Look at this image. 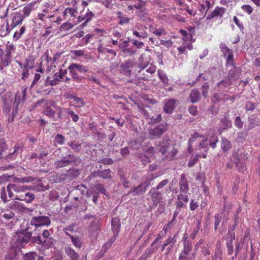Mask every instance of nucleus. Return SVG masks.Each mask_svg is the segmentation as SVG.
Returning <instances> with one entry per match:
<instances>
[{
	"label": "nucleus",
	"mask_w": 260,
	"mask_h": 260,
	"mask_svg": "<svg viewBox=\"0 0 260 260\" xmlns=\"http://www.w3.org/2000/svg\"><path fill=\"white\" fill-rule=\"evenodd\" d=\"M218 141V138L215 136L214 131L210 129L195 149L198 151H203L204 152H207L209 145L214 149L216 147V144Z\"/></svg>",
	"instance_id": "1"
},
{
	"label": "nucleus",
	"mask_w": 260,
	"mask_h": 260,
	"mask_svg": "<svg viewBox=\"0 0 260 260\" xmlns=\"http://www.w3.org/2000/svg\"><path fill=\"white\" fill-rule=\"evenodd\" d=\"M144 55H141L139 57V68L137 77L144 80H148L152 74L156 71V67L152 64L145 63L144 62Z\"/></svg>",
	"instance_id": "2"
},
{
	"label": "nucleus",
	"mask_w": 260,
	"mask_h": 260,
	"mask_svg": "<svg viewBox=\"0 0 260 260\" xmlns=\"http://www.w3.org/2000/svg\"><path fill=\"white\" fill-rule=\"evenodd\" d=\"M31 236L32 233L30 232H19L16 234L14 240H16L17 246L23 247L29 241Z\"/></svg>",
	"instance_id": "3"
},
{
	"label": "nucleus",
	"mask_w": 260,
	"mask_h": 260,
	"mask_svg": "<svg viewBox=\"0 0 260 260\" xmlns=\"http://www.w3.org/2000/svg\"><path fill=\"white\" fill-rule=\"evenodd\" d=\"M50 223V218L44 215L34 217L30 221V224L35 226V230L42 226H48Z\"/></svg>",
	"instance_id": "4"
},
{
	"label": "nucleus",
	"mask_w": 260,
	"mask_h": 260,
	"mask_svg": "<svg viewBox=\"0 0 260 260\" xmlns=\"http://www.w3.org/2000/svg\"><path fill=\"white\" fill-rule=\"evenodd\" d=\"M239 75L240 73L239 70L235 67L233 68V69L230 71L229 74V77L230 79L228 80H223L220 82L218 83L217 84L218 87H220L221 86L223 87L228 86L232 83V81L236 79H238Z\"/></svg>",
	"instance_id": "5"
},
{
	"label": "nucleus",
	"mask_w": 260,
	"mask_h": 260,
	"mask_svg": "<svg viewBox=\"0 0 260 260\" xmlns=\"http://www.w3.org/2000/svg\"><path fill=\"white\" fill-rule=\"evenodd\" d=\"M77 13L78 12L76 9L67 8L64 10L63 15L64 19H67L68 21H72L73 22L75 20Z\"/></svg>",
	"instance_id": "6"
},
{
	"label": "nucleus",
	"mask_w": 260,
	"mask_h": 260,
	"mask_svg": "<svg viewBox=\"0 0 260 260\" xmlns=\"http://www.w3.org/2000/svg\"><path fill=\"white\" fill-rule=\"evenodd\" d=\"M149 193L151 195V198L154 205H156L162 202V194L160 191L156 190V189L152 188L150 189Z\"/></svg>",
	"instance_id": "7"
},
{
	"label": "nucleus",
	"mask_w": 260,
	"mask_h": 260,
	"mask_svg": "<svg viewBox=\"0 0 260 260\" xmlns=\"http://www.w3.org/2000/svg\"><path fill=\"white\" fill-rule=\"evenodd\" d=\"M64 250L66 254L70 257L71 260H86V255L79 258V254L71 248V246H67Z\"/></svg>",
	"instance_id": "8"
},
{
	"label": "nucleus",
	"mask_w": 260,
	"mask_h": 260,
	"mask_svg": "<svg viewBox=\"0 0 260 260\" xmlns=\"http://www.w3.org/2000/svg\"><path fill=\"white\" fill-rule=\"evenodd\" d=\"M148 183H142L141 185L135 187L132 190L129 191V193H131L132 196H139L143 194L148 187Z\"/></svg>",
	"instance_id": "9"
},
{
	"label": "nucleus",
	"mask_w": 260,
	"mask_h": 260,
	"mask_svg": "<svg viewBox=\"0 0 260 260\" xmlns=\"http://www.w3.org/2000/svg\"><path fill=\"white\" fill-rule=\"evenodd\" d=\"M15 49V46L13 43H11L9 42H8V43L6 45V50L7 59L6 60V63H3L4 64V66L6 67L9 64V63L10 62V61H9V60L11 57V53L12 52L14 51Z\"/></svg>",
	"instance_id": "10"
},
{
	"label": "nucleus",
	"mask_w": 260,
	"mask_h": 260,
	"mask_svg": "<svg viewBox=\"0 0 260 260\" xmlns=\"http://www.w3.org/2000/svg\"><path fill=\"white\" fill-rule=\"evenodd\" d=\"M111 226L114 237H117L120 229V222L119 219L117 217L113 218L111 221Z\"/></svg>",
	"instance_id": "11"
},
{
	"label": "nucleus",
	"mask_w": 260,
	"mask_h": 260,
	"mask_svg": "<svg viewBox=\"0 0 260 260\" xmlns=\"http://www.w3.org/2000/svg\"><path fill=\"white\" fill-rule=\"evenodd\" d=\"M189 201L188 196L186 194L180 193L177 196V201L176 207L177 208H181L186 206L185 203Z\"/></svg>",
	"instance_id": "12"
},
{
	"label": "nucleus",
	"mask_w": 260,
	"mask_h": 260,
	"mask_svg": "<svg viewBox=\"0 0 260 260\" xmlns=\"http://www.w3.org/2000/svg\"><path fill=\"white\" fill-rule=\"evenodd\" d=\"M74 161V156L73 155L69 154V157H64L63 159L57 161L55 163L56 168H61L67 166L70 162Z\"/></svg>",
	"instance_id": "13"
},
{
	"label": "nucleus",
	"mask_w": 260,
	"mask_h": 260,
	"mask_svg": "<svg viewBox=\"0 0 260 260\" xmlns=\"http://www.w3.org/2000/svg\"><path fill=\"white\" fill-rule=\"evenodd\" d=\"M26 88H22V90L20 92H17L15 95V100L14 102V105L16 106L17 108L20 103L21 98H22V100L25 101V95H26Z\"/></svg>",
	"instance_id": "14"
},
{
	"label": "nucleus",
	"mask_w": 260,
	"mask_h": 260,
	"mask_svg": "<svg viewBox=\"0 0 260 260\" xmlns=\"http://www.w3.org/2000/svg\"><path fill=\"white\" fill-rule=\"evenodd\" d=\"M225 12V9L222 7H216L212 13L207 17V19H211L214 17H222Z\"/></svg>",
	"instance_id": "15"
},
{
	"label": "nucleus",
	"mask_w": 260,
	"mask_h": 260,
	"mask_svg": "<svg viewBox=\"0 0 260 260\" xmlns=\"http://www.w3.org/2000/svg\"><path fill=\"white\" fill-rule=\"evenodd\" d=\"M166 130V126L163 124L158 125L154 128L151 129L149 131L150 134L152 136L159 137L161 136Z\"/></svg>",
	"instance_id": "16"
},
{
	"label": "nucleus",
	"mask_w": 260,
	"mask_h": 260,
	"mask_svg": "<svg viewBox=\"0 0 260 260\" xmlns=\"http://www.w3.org/2000/svg\"><path fill=\"white\" fill-rule=\"evenodd\" d=\"M180 190L181 192L186 193L188 191V185L187 180L184 174L181 175V178L179 182Z\"/></svg>",
	"instance_id": "17"
},
{
	"label": "nucleus",
	"mask_w": 260,
	"mask_h": 260,
	"mask_svg": "<svg viewBox=\"0 0 260 260\" xmlns=\"http://www.w3.org/2000/svg\"><path fill=\"white\" fill-rule=\"evenodd\" d=\"M34 199V194L31 192H27L25 193L24 196H20V197L16 198V199L17 200L25 201L26 203L31 202Z\"/></svg>",
	"instance_id": "18"
},
{
	"label": "nucleus",
	"mask_w": 260,
	"mask_h": 260,
	"mask_svg": "<svg viewBox=\"0 0 260 260\" xmlns=\"http://www.w3.org/2000/svg\"><path fill=\"white\" fill-rule=\"evenodd\" d=\"M175 102L174 100H170L166 102L164 106L165 112L170 113L172 112L174 108Z\"/></svg>",
	"instance_id": "19"
},
{
	"label": "nucleus",
	"mask_w": 260,
	"mask_h": 260,
	"mask_svg": "<svg viewBox=\"0 0 260 260\" xmlns=\"http://www.w3.org/2000/svg\"><path fill=\"white\" fill-rule=\"evenodd\" d=\"M23 17L20 13H16L13 18L12 27L13 28L21 23Z\"/></svg>",
	"instance_id": "20"
},
{
	"label": "nucleus",
	"mask_w": 260,
	"mask_h": 260,
	"mask_svg": "<svg viewBox=\"0 0 260 260\" xmlns=\"http://www.w3.org/2000/svg\"><path fill=\"white\" fill-rule=\"evenodd\" d=\"M73 245L77 248H80L82 247V241L81 238L78 236H70Z\"/></svg>",
	"instance_id": "21"
},
{
	"label": "nucleus",
	"mask_w": 260,
	"mask_h": 260,
	"mask_svg": "<svg viewBox=\"0 0 260 260\" xmlns=\"http://www.w3.org/2000/svg\"><path fill=\"white\" fill-rule=\"evenodd\" d=\"M13 190L15 192L19 193L29 190V187L27 185H20L15 184H11Z\"/></svg>",
	"instance_id": "22"
},
{
	"label": "nucleus",
	"mask_w": 260,
	"mask_h": 260,
	"mask_svg": "<svg viewBox=\"0 0 260 260\" xmlns=\"http://www.w3.org/2000/svg\"><path fill=\"white\" fill-rule=\"evenodd\" d=\"M153 149L151 148L149 149L148 151L147 152L148 154V156H147L146 154H144V155L141 156V161L144 164L150 162V158L153 155Z\"/></svg>",
	"instance_id": "23"
},
{
	"label": "nucleus",
	"mask_w": 260,
	"mask_h": 260,
	"mask_svg": "<svg viewBox=\"0 0 260 260\" xmlns=\"http://www.w3.org/2000/svg\"><path fill=\"white\" fill-rule=\"evenodd\" d=\"M74 63H72V64H70V66L68 67V70L69 71L70 74H71V75L72 76V79L74 81L79 82L81 81L82 78L80 77L78 75V73H79L78 70H74L75 74H73V72H72V71L71 68L72 66H74Z\"/></svg>",
	"instance_id": "24"
},
{
	"label": "nucleus",
	"mask_w": 260,
	"mask_h": 260,
	"mask_svg": "<svg viewBox=\"0 0 260 260\" xmlns=\"http://www.w3.org/2000/svg\"><path fill=\"white\" fill-rule=\"evenodd\" d=\"M138 31L133 30V35H134L139 38H143V39L146 38L148 37L147 32L145 30H143L142 29V28H141L140 27H138Z\"/></svg>",
	"instance_id": "25"
},
{
	"label": "nucleus",
	"mask_w": 260,
	"mask_h": 260,
	"mask_svg": "<svg viewBox=\"0 0 260 260\" xmlns=\"http://www.w3.org/2000/svg\"><path fill=\"white\" fill-rule=\"evenodd\" d=\"M200 6L201 11L204 12L206 14L208 11L212 7L213 4H211L209 1L205 0L203 1L202 3L200 4Z\"/></svg>",
	"instance_id": "26"
},
{
	"label": "nucleus",
	"mask_w": 260,
	"mask_h": 260,
	"mask_svg": "<svg viewBox=\"0 0 260 260\" xmlns=\"http://www.w3.org/2000/svg\"><path fill=\"white\" fill-rule=\"evenodd\" d=\"M192 246L189 241H185L183 242V249L181 252L183 255H189V253L191 251Z\"/></svg>",
	"instance_id": "27"
},
{
	"label": "nucleus",
	"mask_w": 260,
	"mask_h": 260,
	"mask_svg": "<svg viewBox=\"0 0 260 260\" xmlns=\"http://www.w3.org/2000/svg\"><path fill=\"white\" fill-rule=\"evenodd\" d=\"M22 151V147L20 146L15 145L14 147V151L8 154L7 159H14L19 153H21Z\"/></svg>",
	"instance_id": "28"
},
{
	"label": "nucleus",
	"mask_w": 260,
	"mask_h": 260,
	"mask_svg": "<svg viewBox=\"0 0 260 260\" xmlns=\"http://www.w3.org/2000/svg\"><path fill=\"white\" fill-rule=\"evenodd\" d=\"M71 69L74 74H75V70H78V72L80 73H84L87 71V69L85 66L76 63H74V66L72 67Z\"/></svg>",
	"instance_id": "29"
},
{
	"label": "nucleus",
	"mask_w": 260,
	"mask_h": 260,
	"mask_svg": "<svg viewBox=\"0 0 260 260\" xmlns=\"http://www.w3.org/2000/svg\"><path fill=\"white\" fill-rule=\"evenodd\" d=\"M150 30L151 32L157 36H160L161 35L166 34V30L164 27H160L159 28H156L153 26L150 27Z\"/></svg>",
	"instance_id": "30"
},
{
	"label": "nucleus",
	"mask_w": 260,
	"mask_h": 260,
	"mask_svg": "<svg viewBox=\"0 0 260 260\" xmlns=\"http://www.w3.org/2000/svg\"><path fill=\"white\" fill-rule=\"evenodd\" d=\"M53 79L52 80H49V77H48L46 79V84L47 86L50 85H56L58 84L59 82V79L58 77V73H56L54 74L53 76Z\"/></svg>",
	"instance_id": "31"
},
{
	"label": "nucleus",
	"mask_w": 260,
	"mask_h": 260,
	"mask_svg": "<svg viewBox=\"0 0 260 260\" xmlns=\"http://www.w3.org/2000/svg\"><path fill=\"white\" fill-rule=\"evenodd\" d=\"M146 119L149 124H154L161 121V116L160 114H158L156 116H152L151 117L149 115H147L146 117Z\"/></svg>",
	"instance_id": "32"
},
{
	"label": "nucleus",
	"mask_w": 260,
	"mask_h": 260,
	"mask_svg": "<svg viewBox=\"0 0 260 260\" xmlns=\"http://www.w3.org/2000/svg\"><path fill=\"white\" fill-rule=\"evenodd\" d=\"M223 53H224V56H227V58H226L227 63L228 64L233 65L234 56H233L232 51L229 49H227L226 52H224V51H223Z\"/></svg>",
	"instance_id": "33"
},
{
	"label": "nucleus",
	"mask_w": 260,
	"mask_h": 260,
	"mask_svg": "<svg viewBox=\"0 0 260 260\" xmlns=\"http://www.w3.org/2000/svg\"><path fill=\"white\" fill-rule=\"evenodd\" d=\"M94 14L90 11L89 9L87 10V12L84 16L85 21L81 24L82 27L85 26L87 23L94 17Z\"/></svg>",
	"instance_id": "34"
},
{
	"label": "nucleus",
	"mask_w": 260,
	"mask_h": 260,
	"mask_svg": "<svg viewBox=\"0 0 260 260\" xmlns=\"http://www.w3.org/2000/svg\"><path fill=\"white\" fill-rule=\"evenodd\" d=\"M117 17L119 19V24L123 25L124 24L128 23L129 21V18L123 15L121 12H118L117 13Z\"/></svg>",
	"instance_id": "35"
},
{
	"label": "nucleus",
	"mask_w": 260,
	"mask_h": 260,
	"mask_svg": "<svg viewBox=\"0 0 260 260\" xmlns=\"http://www.w3.org/2000/svg\"><path fill=\"white\" fill-rule=\"evenodd\" d=\"M200 98V96L199 91L197 89H193L190 94V98L191 102H197Z\"/></svg>",
	"instance_id": "36"
},
{
	"label": "nucleus",
	"mask_w": 260,
	"mask_h": 260,
	"mask_svg": "<svg viewBox=\"0 0 260 260\" xmlns=\"http://www.w3.org/2000/svg\"><path fill=\"white\" fill-rule=\"evenodd\" d=\"M201 157V154L198 153L196 155H192L190 157V159L188 162V166L189 167H193L199 160V159Z\"/></svg>",
	"instance_id": "37"
},
{
	"label": "nucleus",
	"mask_w": 260,
	"mask_h": 260,
	"mask_svg": "<svg viewBox=\"0 0 260 260\" xmlns=\"http://www.w3.org/2000/svg\"><path fill=\"white\" fill-rule=\"evenodd\" d=\"M9 207L12 209L20 210L22 208V205L20 202L13 200L10 203Z\"/></svg>",
	"instance_id": "38"
},
{
	"label": "nucleus",
	"mask_w": 260,
	"mask_h": 260,
	"mask_svg": "<svg viewBox=\"0 0 260 260\" xmlns=\"http://www.w3.org/2000/svg\"><path fill=\"white\" fill-rule=\"evenodd\" d=\"M158 75L159 76V78L161 80V81L165 84H168L169 83V79L168 78V77L166 75V74L161 70H158Z\"/></svg>",
	"instance_id": "39"
},
{
	"label": "nucleus",
	"mask_w": 260,
	"mask_h": 260,
	"mask_svg": "<svg viewBox=\"0 0 260 260\" xmlns=\"http://www.w3.org/2000/svg\"><path fill=\"white\" fill-rule=\"evenodd\" d=\"M221 147L223 151H228L231 147L230 142L226 139H222Z\"/></svg>",
	"instance_id": "40"
},
{
	"label": "nucleus",
	"mask_w": 260,
	"mask_h": 260,
	"mask_svg": "<svg viewBox=\"0 0 260 260\" xmlns=\"http://www.w3.org/2000/svg\"><path fill=\"white\" fill-rule=\"evenodd\" d=\"M221 128L223 129L230 128L232 126V122L230 120L225 118L221 120Z\"/></svg>",
	"instance_id": "41"
},
{
	"label": "nucleus",
	"mask_w": 260,
	"mask_h": 260,
	"mask_svg": "<svg viewBox=\"0 0 260 260\" xmlns=\"http://www.w3.org/2000/svg\"><path fill=\"white\" fill-rule=\"evenodd\" d=\"M193 48V46L191 44H184L181 47L178 48V50L181 53H185L186 49L191 50Z\"/></svg>",
	"instance_id": "42"
},
{
	"label": "nucleus",
	"mask_w": 260,
	"mask_h": 260,
	"mask_svg": "<svg viewBox=\"0 0 260 260\" xmlns=\"http://www.w3.org/2000/svg\"><path fill=\"white\" fill-rule=\"evenodd\" d=\"M154 179V176L153 174H149L143 177V183H148V187L150 185V182Z\"/></svg>",
	"instance_id": "43"
},
{
	"label": "nucleus",
	"mask_w": 260,
	"mask_h": 260,
	"mask_svg": "<svg viewBox=\"0 0 260 260\" xmlns=\"http://www.w3.org/2000/svg\"><path fill=\"white\" fill-rule=\"evenodd\" d=\"M34 59L31 57H29L26 60V63L24 65L23 68L27 69H31L34 67Z\"/></svg>",
	"instance_id": "44"
},
{
	"label": "nucleus",
	"mask_w": 260,
	"mask_h": 260,
	"mask_svg": "<svg viewBox=\"0 0 260 260\" xmlns=\"http://www.w3.org/2000/svg\"><path fill=\"white\" fill-rule=\"evenodd\" d=\"M71 98L73 100L77 107H81L84 105V103L82 99L73 95L71 96Z\"/></svg>",
	"instance_id": "45"
},
{
	"label": "nucleus",
	"mask_w": 260,
	"mask_h": 260,
	"mask_svg": "<svg viewBox=\"0 0 260 260\" xmlns=\"http://www.w3.org/2000/svg\"><path fill=\"white\" fill-rule=\"evenodd\" d=\"M177 152V150L173 147L170 146L168 153L166 156L170 159H172Z\"/></svg>",
	"instance_id": "46"
},
{
	"label": "nucleus",
	"mask_w": 260,
	"mask_h": 260,
	"mask_svg": "<svg viewBox=\"0 0 260 260\" xmlns=\"http://www.w3.org/2000/svg\"><path fill=\"white\" fill-rule=\"evenodd\" d=\"M75 226V225L74 224H70L67 227L64 228L63 229V232L65 233V234L70 237V236H72L70 232H72L74 230V228Z\"/></svg>",
	"instance_id": "47"
},
{
	"label": "nucleus",
	"mask_w": 260,
	"mask_h": 260,
	"mask_svg": "<svg viewBox=\"0 0 260 260\" xmlns=\"http://www.w3.org/2000/svg\"><path fill=\"white\" fill-rule=\"evenodd\" d=\"M64 140H65L64 137L60 134H57L55 136V139H54L55 142L57 143V144H58L59 145H62L64 143Z\"/></svg>",
	"instance_id": "48"
},
{
	"label": "nucleus",
	"mask_w": 260,
	"mask_h": 260,
	"mask_svg": "<svg viewBox=\"0 0 260 260\" xmlns=\"http://www.w3.org/2000/svg\"><path fill=\"white\" fill-rule=\"evenodd\" d=\"M100 176L104 179L111 178V171L109 169L105 170L101 172Z\"/></svg>",
	"instance_id": "49"
},
{
	"label": "nucleus",
	"mask_w": 260,
	"mask_h": 260,
	"mask_svg": "<svg viewBox=\"0 0 260 260\" xmlns=\"http://www.w3.org/2000/svg\"><path fill=\"white\" fill-rule=\"evenodd\" d=\"M74 25H75L74 24V22L71 23V22H68L63 23L61 25L60 28L61 30H68L71 29Z\"/></svg>",
	"instance_id": "50"
},
{
	"label": "nucleus",
	"mask_w": 260,
	"mask_h": 260,
	"mask_svg": "<svg viewBox=\"0 0 260 260\" xmlns=\"http://www.w3.org/2000/svg\"><path fill=\"white\" fill-rule=\"evenodd\" d=\"M7 148V145L6 144V141L4 139H0V159L3 157L2 153Z\"/></svg>",
	"instance_id": "51"
},
{
	"label": "nucleus",
	"mask_w": 260,
	"mask_h": 260,
	"mask_svg": "<svg viewBox=\"0 0 260 260\" xmlns=\"http://www.w3.org/2000/svg\"><path fill=\"white\" fill-rule=\"evenodd\" d=\"M68 145L74 150L79 151L81 147L80 144L77 143L75 142H70L68 143Z\"/></svg>",
	"instance_id": "52"
},
{
	"label": "nucleus",
	"mask_w": 260,
	"mask_h": 260,
	"mask_svg": "<svg viewBox=\"0 0 260 260\" xmlns=\"http://www.w3.org/2000/svg\"><path fill=\"white\" fill-rule=\"evenodd\" d=\"M70 110L66 108H60L58 112V117L59 118H62L65 116L67 114H69Z\"/></svg>",
	"instance_id": "53"
},
{
	"label": "nucleus",
	"mask_w": 260,
	"mask_h": 260,
	"mask_svg": "<svg viewBox=\"0 0 260 260\" xmlns=\"http://www.w3.org/2000/svg\"><path fill=\"white\" fill-rule=\"evenodd\" d=\"M84 218L86 219H92V221L94 222V223H96L94 229L95 231H97L99 229V226L98 225V222H96V220L94 216L91 214H87L85 216Z\"/></svg>",
	"instance_id": "54"
},
{
	"label": "nucleus",
	"mask_w": 260,
	"mask_h": 260,
	"mask_svg": "<svg viewBox=\"0 0 260 260\" xmlns=\"http://www.w3.org/2000/svg\"><path fill=\"white\" fill-rule=\"evenodd\" d=\"M241 9L249 15L251 14L253 11V9L252 8V7L248 5H245L242 6Z\"/></svg>",
	"instance_id": "55"
},
{
	"label": "nucleus",
	"mask_w": 260,
	"mask_h": 260,
	"mask_svg": "<svg viewBox=\"0 0 260 260\" xmlns=\"http://www.w3.org/2000/svg\"><path fill=\"white\" fill-rule=\"evenodd\" d=\"M224 96L222 93L220 92L219 93H215L214 94L213 98V101L214 102H219L222 100H224V99L223 98V96Z\"/></svg>",
	"instance_id": "56"
},
{
	"label": "nucleus",
	"mask_w": 260,
	"mask_h": 260,
	"mask_svg": "<svg viewBox=\"0 0 260 260\" xmlns=\"http://www.w3.org/2000/svg\"><path fill=\"white\" fill-rule=\"evenodd\" d=\"M44 114L49 117H53L54 116L55 112L50 107H47L44 112Z\"/></svg>",
	"instance_id": "57"
},
{
	"label": "nucleus",
	"mask_w": 260,
	"mask_h": 260,
	"mask_svg": "<svg viewBox=\"0 0 260 260\" xmlns=\"http://www.w3.org/2000/svg\"><path fill=\"white\" fill-rule=\"evenodd\" d=\"M201 137V135H200L198 133H195L193 135L191 136V137L190 138V139L188 140V143L192 144L197 141V139Z\"/></svg>",
	"instance_id": "58"
},
{
	"label": "nucleus",
	"mask_w": 260,
	"mask_h": 260,
	"mask_svg": "<svg viewBox=\"0 0 260 260\" xmlns=\"http://www.w3.org/2000/svg\"><path fill=\"white\" fill-rule=\"evenodd\" d=\"M172 242L175 243L176 239H175V237L172 238L171 237H170L162 244V250H164L167 246H168L169 244L171 243Z\"/></svg>",
	"instance_id": "59"
},
{
	"label": "nucleus",
	"mask_w": 260,
	"mask_h": 260,
	"mask_svg": "<svg viewBox=\"0 0 260 260\" xmlns=\"http://www.w3.org/2000/svg\"><path fill=\"white\" fill-rule=\"evenodd\" d=\"M31 11V8L30 5H27L25 6L23 9V13L24 17L28 16Z\"/></svg>",
	"instance_id": "60"
},
{
	"label": "nucleus",
	"mask_w": 260,
	"mask_h": 260,
	"mask_svg": "<svg viewBox=\"0 0 260 260\" xmlns=\"http://www.w3.org/2000/svg\"><path fill=\"white\" fill-rule=\"evenodd\" d=\"M36 256L35 253H27L24 257V260H36Z\"/></svg>",
	"instance_id": "61"
},
{
	"label": "nucleus",
	"mask_w": 260,
	"mask_h": 260,
	"mask_svg": "<svg viewBox=\"0 0 260 260\" xmlns=\"http://www.w3.org/2000/svg\"><path fill=\"white\" fill-rule=\"evenodd\" d=\"M128 42V41H123L119 45V48L121 49H123V52L124 53H125L126 51L128 50V48H127Z\"/></svg>",
	"instance_id": "62"
},
{
	"label": "nucleus",
	"mask_w": 260,
	"mask_h": 260,
	"mask_svg": "<svg viewBox=\"0 0 260 260\" xmlns=\"http://www.w3.org/2000/svg\"><path fill=\"white\" fill-rule=\"evenodd\" d=\"M40 78H41V75L39 73H36L35 74L34 79L32 82L31 83V88L38 83L39 80L40 79Z\"/></svg>",
	"instance_id": "63"
},
{
	"label": "nucleus",
	"mask_w": 260,
	"mask_h": 260,
	"mask_svg": "<svg viewBox=\"0 0 260 260\" xmlns=\"http://www.w3.org/2000/svg\"><path fill=\"white\" fill-rule=\"evenodd\" d=\"M235 125L239 128H241L243 127V123L241 121V118L239 116H237L236 117L235 121Z\"/></svg>",
	"instance_id": "64"
}]
</instances>
